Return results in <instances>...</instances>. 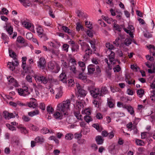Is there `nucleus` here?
Segmentation results:
<instances>
[{
	"label": "nucleus",
	"mask_w": 155,
	"mask_h": 155,
	"mask_svg": "<svg viewBox=\"0 0 155 155\" xmlns=\"http://www.w3.org/2000/svg\"><path fill=\"white\" fill-rule=\"evenodd\" d=\"M8 52L10 57L12 58L13 60H15L17 56L15 53L12 49H9Z\"/></svg>",
	"instance_id": "28"
},
{
	"label": "nucleus",
	"mask_w": 155,
	"mask_h": 155,
	"mask_svg": "<svg viewBox=\"0 0 155 155\" xmlns=\"http://www.w3.org/2000/svg\"><path fill=\"white\" fill-rule=\"evenodd\" d=\"M46 64V61L45 59L43 58H41L38 62V66L42 69H43L45 68Z\"/></svg>",
	"instance_id": "9"
},
{
	"label": "nucleus",
	"mask_w": 155,
	"mask_h": 155,
	"mask_svg": "<svg viewBox=\"0 0 155 155\" xmlns=\"http://www.w3.org/2000/svg\"><path fill=\"white\" fill-rule=\"evenodd\" d=\"M151 100L153 101H155V91H153L152 92L151 95L150 96Z\"/></svg>",
	"instance_id": "64"
},
{
	"label": "nucleus",
	"mask_w": 155,
	"mask_h": 155,
	"mask_svg": "<svg viewBox=\"0 0 155 155\" xmlns=\"http://www.w3.org/2000/svg\"><path fill=\"white\" fill-rule=\"evenodd\" d=\"M62 61L61 66L63 67V68H67L69 67V64L64 60H62Z\"/></svg>",
	"instance_id": "47"
},
{
	"label": "nucleus",
	"mask_w": 155,
	"mask_h": 155,
	"mask_svg": "<svg viewBox=\"0 0 155 155\" xmlns=\"http://www.w3.org/2000/svg\"><path fill=\"white\" fill-rule=\"evenodd\" d=\"M5 27V30L10 35H12L13 32V28L11 26H8L6 25L5 27H4V28Z\"/></svg>",
	"instance_id": "25"
},
{
	"label": "nucleus",
	"mask_w": 155,
	"mask_h": 155,
	"mask_svg": "<svg viewBox=\"0 0 155 155\" xmlns=\"http://www.w3.org/2000/svg\"><path fill=\"white\" fill-rule=\"evenodd\" d=\"M27 104V106L30 108H34L36 107L37 105L34 102H30Z\"/></svg>",
	"instance_id": "38"
},
{
	"label": "nucleus",
	"mask_w": 155,
	"mask_h": 155,
	"mask_svg": "<svg viewBox=\"0 0 155 155\" xmlns=\"http://www.w3.org/2000/svg\"><path fill=\"white\" fill-rule=\"evenodd\" d=\"M74 115L78 119L80 120H82L81 117L82 115L79 112L77 111L74 112Z\"/></svg>",
	"instance_id": "43"
},
{
	"label": "nucleus",
	"mask_w": 155,
	"mask_h": 155,
	"mask_svg": "<svg viewBox=\"0 0 155 155\" xmlns=\"http://www.w3.org/2000/svg\"><path fill=\"white\" fill-rule=\"evenodd\" d=\"M23 120L25 122H28L31 119L28 116L24 115L22 117Z\"/></svg>",
	"instance_id": "60"
},
{
	"label": "nucleus",
	"mask_w": 155,
	"mask_h": 155,
	"mask_svg": "<svg viewBox=\"0 0 155 155\" xmlns=\"http://www.w3.org/2000/svg\"><path fill=\"white\" fill-rule=\"evenodd\" d=\"M98 22L102 27H105L106 26V24L104 22V21L102 20H99Z\"/></svg>",
	"instance_id": "63"
},
{
	"label": "nucleus",
	"mask_w": 155,
	"mask_h": 155,
	"mask_svg": "<svg viewBox=\"0 0 155 155\" xmlns=\"http://www.w3.org/2000/svg\"><path fill=\"white\" fill-rule=\"evenodd\" d=\"M85 25L87 27L90 29H91L92 28V25L90 24V22L86 21L85 22Z\"/></svg>",
	"instance_id": "53"
},
{
	"label": "nucleus",
	"mask_w": 155,
	"mask_h": 155,
	"mask_svg": "<svg viewBox=\"0 0 155 155\" xmlns=\"http://www.w3.org/2000/svg\"><path fill=\"white\" fill-rule=\"evenodd\" d=\"M41 132L44 134L50 133V134H53V132L51 130H49L46 127H44L41 130Z\"/></svg>",
	"instance_id": "27"
},
{
	"label": "nucleus",
	"mask_w": 155,
	"mask_h": 155,
	"mask_svg": "<svg viewBox=\"0 0 155 155\" xmlns=\"http://www.w3.org/2000/svg\"><path fill=\"white\" fill-rule=\"evenodd\" d=\"M120 38L118 37L117 38L115 41L113 42V43L116 47H118L120 44Z\"/></svg>",
	"instance_id": "51"
},
{
	"label": "nucleus",
	"mask_w": 155,
	"mask_h": 155,
	"mask_svg": "<svg viewBox=\"0 0 155 155\" xmlns=\"http://www.w3.org/2000/svg\"><path fill=\"white\" fill-rule=\"evenodd\" d=\"M79 46L78 45L74 44L72 45L71 50L72 52H78L79 50Z\"/></svg>",
	"instance_id": "35"
},
{
	"label": "nucleus",
	"mask_w": 155,
	"mask_h": 155,
	"mask_svg": "<svg viewBox=\"0 0 155 155\" xmlns=\"http://www.w3.org/2000/svg\"><path fill=\"white\" fill-rule=\"evenodd\" d=\"M18 92L19 95L25 96L30 94L28 90V88L26 86H24L23 88H19L18 90Z\"/></svg>",
	"instance_id": "6"
},
{
	"label": "nucleus",
	"mask_w": 155,
	"mask_h": 155,
	"mask_svg": "<svg viewBox=\"0 0 155 155\" xmlns=\"http://www.w3.org/2000/svg\"><path fill=\"white\" fill-rule=\"evenodd\" d=\"M131 40L129 39H125L124 42V44L126 46H128L131 44Z\"/></svg>",
	"instance_id": "54"
},
{
	"label": "nucleus",
	"mask_w": 155,
	"mask_h": 155,
	"mask_svg": "<svg viewBox=\"0 0 155 155\" xmlns=\"http://www.w3.org/2000/svg\"><path fill=\"white\" fill-rule=\"evenodd\" d=\"M78 78L79 79L81 80L84 82H89V80L87 79V76L83 75L81 73H79Z\"/></svg>",
	"instance_id": "17"
},
{
	"label": "nucleus",
	"mask_w": 155,
	"mask_h": 155,
	"mask_svg": "<svg viewBox=\"0 0 155 155\" xmlns=\"http://www.w3.org/2000/svg\"><path fill=\"white\" fill-rule=\"evenodd\" d=\"M100 92L101 93L102 96L103 94H105L108 93V91L106 87H102L101 89L100 90Z\"/></svg>",
	"instance_id": "31"
},
{
	"label": "nucleus",
	"mask_w": 155,
	"mask_h": 155,
	"mask_svg": "<svg viewBox=\"0 0 155 155\" xmlns=\"http://www.w3.org/2000/svg\"><path fill=\"white\" fill-rule=\"evenodd\" d=\"M19 1L25 8L31 5L30 2L28 0H19Z\"/></svg>",
	"instance_id": "21"
},
{
	"label": "nucleus",
	"mask_w": 155,
	"mask_h": 155,
	"mask_svg": "<svg viewBox=\"0 0 155 155\" xmlns=\"http://www.w3.org/2000/svg\"><path fill=\"white\" fill-rule=\"evenodd\" d=\"M114 27L115 28L116 30L119 31H121V28L118 25L115 24L114 25Z\"/></svg>",
	"instance_id": "55"
},
{
	"label": "nucleus",
	"mask_w": 155,
	"mask_h": 155,
	"mask_svg": "<svg viewBox=\"0 0 155 155\" xmlns=\"http://www.w3.org/2000/svg\"><path fill=\"white\" fill-rule=\"evenodd\" d=\"M23 25H24L26 28H29L31 27V25L30 23L28 22L24 21L23 23Z\"/></svg>",
	"instance_id": "52"
},
{
	"label": "nucleus",
	"mask_w": 155,
	"mask_h": 155,
	"mask_svg": "<svg viewBox=\"0 0 155 155\" xmlns=\"http://www.w3.org/2000/svg\"><path fill=\"white\" fill-rule=\"evenodd\" d=\"M33 35L31 32H28L26 34V38L28 40L31 39Z\"/></svg>",
	"instance_id": "57"
},
{
	"label": "nucleus",
	"mask_w": 155,
	"mask_h": 155,
	"mask_svg": "<svg viewBox=\"0 0 155 155\" xmlns=\"http://www.w3.org/2000/svg\"><path fill=\"white\" fill-rule=\"evenodd\" d=\"M79 66L81 68V70L82 71H84L85 69L86 66L85 64L83 62L81 61L78 62Z\"/></svg>",
	"instance_id": "33"
},
{
	"label": "nucleus",
	"mask_w": 155,
	"mask_h": 155,
	"mask_svg": "<svg viewBox=\"0 0 155 155\" xmlns=\"http://www.w3.org/2000/svg\"><path fill=\"white\" fill-rule=\"evenodd\" d=\"M77 147V145L76 144H73L72 147V152L74 155H76L79 151V149H78Z\"/></svg>",
	"instance_id": "24"
},
{
	"label": "nucleus",
	"mask_w": 155,
	"mask_h": 155,
	"mask_svg": "<svg viewBox=\"0 0 155 155\" xmlns=\"http://www.w3.org/2000/svg\"><path fill=\"white\" fill-rule=\"evenodd\" d=\"M76 13L77 14L78 16L80 18L82 17L84 14L80 10H78L76 12Z\"/></svg>",
	"instance_id": "62"
},
{
	"label": "nucleus",
	"mask_w": 155,
	"mask_h": 155,
	"mask_svg": "<svg viewBox=\"0 0 155 155\" xmlns=\"http://www.w3.org/2000/svg\"><path fill=\"white\" fill-rule=\"evenodd\" d=\"M15 65L13 63V62H8V66L9 69L12 71H13L15 69Z\"/></svg>",
	"instance_id": "40"
},
{
	"label": "nucleus",
	"mask_w": 155,
	"mask_h": 155,
	"mask_svg": "<svg viewBox=\"0 0 155 155\" xmlns=\"http://www.w3.org/2000/svg\"><path fill=\"white\" fill-rule=\"evenodd\" d=\"M92 51L91 49L89 51H85V54L83 57L82 61L85 62L87 61L89 58V56L91 54Z\"/></svg>",
	"instance_id": "11"
},
{
	"label": "nucleus",
	"mask_w": 155,
	"mask_h": 155,
	"mask_svg": "<svg viewBox=\"0 0 155 155\" xmlns=\"http://www.w3.org/2000/svg\"><path fill=\"white\" fill-rule=\"evenodd\" d=\"M73 135L71 133L66 134L65 136V138L66 140H71L73 138Z\"/></svg>",
	"instance_id": "41"
},
{
	"label": "nucleus",
	"mask_w": 155,
	"mask_h": 155,
	"mask_svg": "<svg viewBox=\"0 0 155 155\" xmlns=\"http://www.w3.org/2000/svg\"><path fill=\"white\" fill-rule=\"evenodd\" d=\"M87 89L89 91L91 95L94 98L102 96L99 88H95L91 86L88 87Z\"/></svg>",
	"instance_id": "2"
},
{
	"label": "nucleus",
	"mask_w": 155,
	"mask_h": 155,
	"mask_svg": "<svg viewBox=\"0 0 155 155\" xmlns=\"http://www.w3.org/2000/svg\"><path fill=\"white\" fill-rule=\"evenodd\" d=\"M125 81L129 84H133L134 85H135V81L134 80H133L132 78L129 74H125Z\"/></svg>",
	"instance_id": "8"
},
{
	"label": "nucleus",
	"mask_w": 155,
	"mask_h": 155,
	"mask_svg": "<svg viewBox=\"0 0 155 155\" xmlns=\"http://www.w3.org/2000/svg\"><path fill=\"white\" fill-rule=\"evenodd\" d=\"M123 107L127 110V111L131 115H134V112L133 108L130 105H123Z\"/></svg>",
	"instance_id": "15"
},
{
	"label": "nucleus",
	"mask_w": 155,
	"mask_h": 155,
	"mask_svg": "<svg viewBox=\"0 0 155 155\" xmlns=\"http://www.w3.org/2000/svg\"><path fill=\"white\" fill-rule=\"evenodd\" d=\"M37 32L38 36L41 38L43 34V30L41 26H38L37 28Z\"/></svg>",
	"instance_id": "30"
},
{
	"label": "nucleus",
	"mask_w": 155,
	"mask_h": 155,
	"mask_svg": "<svg viewBox=\"0 0 155 155\" xmlns=\"http://www.w3.org/2000/svg\"><path fill=\"white\" fill-rule=\"evenodd\" d=\"M57 92L55 95V98L58 99L61 97L62 94V92L60 88H57L56 90Z\"/></svg>",
	"instance_id": "26"
},
{
	"label": "nucleus",
	"mask_w": 155,
	"mask_h": 155,
	"mask_svg": "<svg viewBox=\"0 0 155 155\" xmlns=\"http://www.w3.org/2000/svg\"><path fill=\"white\" fill-rule=\"evenodd\" d=\"M80 45L82 50H84L85 52V51H89L91 49L89 45L86 42H82L80 43Z\"/></svg>",
	"instance_id": "14"
},
{
	"label": "nucleus",
	"mask_w": 155,
	"mask_h": 155,
	"mask_svg": "<svg viewBox=\"0 0 155 155\" xmlns=\"http://www.w3.org/2000/svg\"><path fill=\"white\" fill-rule=\"evenodd\" d=\"M62 29L65 32L68 33L69 35H73L75 34L74 32L66 26H63L62 27Z\"/></svg>",
	"instance_id": "13"
},
{
	"label": "nucleus",
	"mask_w": 155,
	"mask_h": 155,
	"mask_svg": "<svg viewBox=\"0 0 155 155\" xmlns=\"http://www.w3.org/2000/svg\"><path fill=\"white\" fill-rule=\"evenodd\" d=\"M39 111L38 110H35L28 112V114L29 116L32 117L35 115H36L39 114Z\"/></svg>",
	"instance_id": "34"
},
{
	"label": "nucleus",
	"mask_w": 155,
	"mask_h": 155,
	"mask_svg": "<svg viewBox=\"0 0 155 155\" xmlns=\"http://www.w3.org/2000/svg\"><path fill=\"white\" fill-rule=\"evenodd\" d=\"M76 107H77L78 110L81 109L84 107V105L81 102L77 101L76 102Z\"/></svg>",
	"instance_id": "45"
},
{
	"label": "nucleus",
	"mask_w": 155,
	"mask_h": 155,
	"mask_svg": "<svg viewBox=\"0 0 155 155\" xmlns=\"http://www.w3.org/2000/svg\"><path fill=\"white\" fill-rule=\"evenodd\" d=\"M84 119L85 121L87 123H89L90 121L92 120V119L91 118L90 116L87 115H86L84 117Z\"/></svg>",
	"instance_id": "50"
},
{
	"label": "nucleus",
	"mask_w": 155,
	"mask_h": 155,
	"mask_svg": "<svg viewBox=\"0 0 155 155\" xmlns=\"http://www.w3.org/2000/svg\"><path fill=\"white\" fill-rule=\"evenodd\" d=\"M69 62L71 63V64L77 65V61L74 58H71L69 60Z\"/></svg>",
	"instance_id": "56"
},
{
	"label": "nucleus",
	"mask_w": 155,
	"mask_h": 155,
	"mask_svg": "<svg viewBox=\"0 0 155 155\" xmlns=\"http://www.w3.org/2000/svg\"><path fill=\"white\" fill-rule=\"evenodd\" d=\"M17 128L20 130L21 133L25 134L28 133V131L25 127L21 125L17 126Z\"/></svg>",
	"instance_id": "19"
},
{
	"label": "nucleus",
	"mask_w": 155,
	"mask_h": 155,
	"mask_svg": "<svg viewBox=\"0 0 155 155\" xmlns=\"http://www.w3.org/2000/svg\"><path fill=\"white\" fill-rule=\"evenodd\" d=\"M77 65L71 64L69 66V69L72 71L74 74H76L77 70H76V66Z\"/></svg>",
	"instance_id": "36"
},
{
	"label": "nucleus",
	"mask_w": 155,
	"mask_h": 155,
	"mask_svg": "<svg viewBox=\"0 0 155 155\" xmlns=\"http://www.w3.org/2000/svg\"><path fill=\"white\" fill-rule=\"evenodd\" d=\"M33 77H34L35 81L38 84H46L48 82V79L46 77H45L41 75H37L35 74Z\"/></svg>",
	"instance_id": "4"
},
{
	"label": "nucleus",
	"mask_w": 155,
	"mask_h": 155,
	"mask_svg": "<svg viewBox=\"0 0 155 155\" xmlns=\"http://www.w3.org/2000/svg\"><path fill=\"white\" fill-rule=\"evenodd\" d=\"M11 142L13 147H14L18 148L21 147L20 139L18 137H15L11 140Z\"/></svg>",
	"instance_id": "5"
},
{
	"label": "nucleus",
	"mask_w": 155,
	"mask_h": 155,
	"mask_svg": "<svg viewBox=\"0 0 155 155\" xmlns=\"http://www.w3.org/2000/svg\"><path fill=\"white\" fill-rule=\"evenodd\" d=\"M95 66L93 64H89L87 66L88 73L92 74L95 70Z\"/></svg>",
	"instance_id": "16"
},
{
	"label": "nucleus",
	"mask_w": 155,
	"mask_h": 155,
	"mask_svg": "<svg viewBox=\"0 0 155 155\" xmlns=\"http://www.w3.org/2000/svg\"><path fill=\"white\" fill-rule=\"evenodd\" d=\"M3 115L6 119L8 120L9 113L7 111H4L3 112Z\"/></svg>",
	"instance_id": "59"
},
{
	"label": "nucleus",
	"mask_w": 155,
	"mask_h": 155,
	"mask_svg": "<svg viewBox=\"0 0 155 155\" xmlns=\"http://www.w3.org/2000/svg\"><path fill=\"white\" fill-rule=\"evenodd\" d=\"M16 41L20 43H24L25 40L24 38L21 36H18L17 38Z\"/></svg>",
	"instance_id": "42"
},
{
	"label": "nucleus",
	"mask_w": 155,
	"mask_h": 155,
	"mask_svg": "<svg viewBox=\"0 0 155 155\" xmlns=\"http://www.w3.org/2000/svg\"><path fill=\"white\" fill-rule=\"evenodd\" d=\"M106 47L109 50V52L112 51L111 50L114 48V46L113 45L110 44V43H106Z\"/></svg>",
	"instance_id": "39"
},
{
	"label": "nucleus",
	"mask_w": 155,
	"mask_h": 155,
	"mask_svg": "<svg viewBox=\"0 0 155 155\" xmlns=\"http://www.w3.org/2000/svg\"><path fill=\"white\" fill-rule=\"evenodd\" d=\"M137 94L140 97H142L144 94V91L143 89L138 90L137 91Z\"/></svg>",
	"instance_id": "37"
},
{
	"label": "nucleus",
	"mask_w": 155,
	"mask_h": 155,
	"mask_svg": "<svg viewBox=\"0 0 155 155\" xmlns=\"http://www.w3.org/2000/svg\"><path fill=\"white\" fill-rule=\"evenodd\" d=\"M110 53L109 56V61L111 63H113V64H114L115 62H114V61L115 56V53L113 51H110Z\"/></svg>",
	"instance_id": "23"
},
{
	"label": "nucleus",
	"mask_w": 155,
	"mask_h": 155,
	"mask_svg": "<svg viewBox=\"0 0 155 155\" xmlns=\"http://www.w3.org/2000/svg\"><path fill=\"white\" fill-rule=\"evenodd\" d=\"M70 101L69 100L64 101L62 103L59 104L57 106V110L58 111L55 112L53 114V117L56 119L61 120L62 119L63 114H66L64 113L69 109Z\"/></svg>",
	"instance_id": "1"
},
{
	"label": "nucleus",
	"mask_w": 155,
	"mask_h": 155,
	"mask_svg": "<svg viewBox=\"0 0 155 155\" xmlns=\"http://www.w3.org/2000/svg\"><path fill=\"white\" fill-rule=\"evenodd\" d=\"M7 79L8 82V84H12L15 87H18V83L17 81L13 77L11 76H10L9 77H7Z\"/></svg>",
	"instance_id": "10"
},
{
	"label": "nucleus",
	"mask_w": 155,
	"mask_h": 155,
	"mask_svg": "<svg viewBox=\"0 0 155 155\" xmlns=\"http://www.w3.org/2000/svg\"><path fill=\"white\" fill-rule=\"evenodd\" d=\"M69 45L67 44H64L62 46L63 50L66 52H67L68 51Z\"/></svg>",
	"instance_id": "48"
},
{
	"label": "nucleus",
	"mask_w": 155,
	"mask_h": 155,
	"mask_svg": "<svg viewBox=\"0 0 155 155\" xmlns=\"http://www.w3.org/2000/svg\"><path fill=\"white\" fill-rule=\"evenodd\" d=\"M107 104L110 108H114L115 103L114 101L110 97L107 98Z\"/></svg>",
	"instance_id": "12"
},
{
	"label": "nucleus",
	"mask_w": 155,
	"mask_h": 155,
	"mask_svg": "<svg viewBox=\"0 0 155 155\" xmlns=\"http://www.w3.org/2000/svg\"><path fill=\"white\" fill-rule=\"evenodd\" d=\"M92 126H93V127L94 128H95L97 130H98V131L101 130L100 126L98 124H97V123L94 124L92 125Z\"/></svg>",
	"instance_id": "58"
},
{
	"label": "nucleus",
	"mask_w": 155,
	"mask_h": 155,
	"mask_svg": "<svg viewBox=\"0 0 155 155\" xmlns=\"http://www.w3.org/2000/svg\"><path fill=\"white\" fill-rule=\"evenodd\" d=\"M30 128L33 131H37L39 130L38 127L32 124H30L29 126Z\"/></svg>",
	"instance_id": "44"
},
{
	"label": "nucleus",
	"mask_w": 155,
	"mask_h": 155,
	"mask_svg": "<svg viewBox=\"0 0 155 155\" xmlns=\"http://www.w3.org/2000/svg\"><path fill=\"white\" fill-rule=\"evenodd\" d=\"M48 69L55 73H58L60 70V66L54 62L51 61L48 64Z\"/></svg>",
	"instance_id": "3"
},
{
	"label": "nucleus",
	"mask_w": 155,
	"mask_h": 155,
	"mask_svg": "<svg viewBox=\"0 0 155 155\" xmlns=\"http://www.w3.org/2000/svg\"><path fill=\"white\" fill-rule=\"evenodd\" d=\"M80 29L82 31H83L84 30V28L80 23H78L77 24L76 29L77 31H79L80 30Z\"/></svg>",
	"instance_id": "49"
},
{
	"label": "nucleus",
	"mask_w": 155,
	"mask_h": 155,
	"mask_svg": "<svg viewBox=\"0 0 155 155\" xmlns=\"http://www.w3.org/2000/svg\"><path fill=\"white\" fill-rule=\"evenodd\" d=\"M78 92L81 97H85L87 94V92L86 91L81 88L80 85L78 84L77 85Z\"/></svg>",
	"instance_id": "7"
},
{
	"label": "nucleus",
	"mask_w": 155,
	"mask_h": 155,
	"mask_svg": "<svg viewBox=\"0 0 155 155\" xmlns=\"http://www.w3.org/2000/svg\"><path fill=\"white\" fill-rule=\"evenodd\" d=\"M27 58L25 57H22V68L23 70H25V67L24 65H25L26 64V60H27Z\"/></svg>",
	"instance_id": "46"
},
{
	"label": "nucleus",
	"mask_w": 155,
	"mask_h": 155,
	"mask_svg": "<svg viewBox=\"0 0 155 155\" xmlns=\"http://www.w3.org/2000/svg\"><path fill=\"white\" fill-rule=\"evenodd\" d=\"M95 140L98 145H101L104 142V139L101 136L98 135L96 137Z\"/></svg>",
	"instance_id": "18"
},
{
	"label": "nucleus",
	"mask_w": 155,
	"mask_h": 155,
	"mask_svg": "<svg viewBox=\"0 0 155 155\" xmlns=\"http://www.w3.org/2000/svg\"><path fill=\"white\" fill-rule=\"evenodd\" d=\"M46 110L48 114H53L54 111V109L52 107L51 105H48L47 106Z\"/></svg>",
	"instance_id": "29"
},
{
	"label": "nucleus",
	"mask_w": 155,
	"mask_h": 155,
	"mask_svg": "<svg viewBox=\"0 0 155 155\" xmlns=\"http://www.w3.org/2000/svg\"><path fill=\"white\" fill-rule=\"evenodd\" d=\"M59 79L63 83H66V75L65 73H62L59 76Z\"/></svg>",
	"instance_id": "22"
},
{
	"label": "nucleus",
	"mask_w": 155,
	"mask_h": 155,
	"mask_svg": "<svg viewBox=\"0 0 155 155\" xmlns=\"http://www.w3.org/2000/svg\"><path fill=\"white\" fill-rule=\"evenodd\" d=\"M135 143L138 146H143L144 145V143L143 141L137 139H135Z\"/></svg>",
	"instance_id": "32"
},
{
	"label": "nucleus",
	"mask_w": 155,
	"mask_h": 155,
	"mask_svg": "<svg viewBox=\"0 0 155 155\" xmlns=\"http://www.w3.org/2000/svg\"><path fill=\"white\" fill-rule=\"evenodd\" d=\"M25 79L29 83H31L32 82V78L30 75H27Z\"/></svg>",
	"instance_id": "61"
},
{
	"label": "nucleus",
	"mask_w": 155,
	"mask_h": 155,
	"mask_svg": "<svg viewBox=\"0 0 155 155\" xmlns=\"http://www.w3.org/2000/svg\"><path fill=\"white\" fill-rule=\"evenodd\" d=\"M35 141L37 143L42 144L45 142V140L43 137L42 136H38L35 139Z\"/></svg>",
	"instance_id": "20"
}]
</instances>
